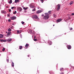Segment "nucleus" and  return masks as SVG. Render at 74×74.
Wrapping results in <instances>:
<instances>
[{"mask_svg": "<svg viewBox=\"0 0 74 74\" xmlns=\"http://www.w3.org/2000/svg\"><path fill=\"white\" fill-rule=\"evenodd\" d=\"M45 15L43 17V19H48L49 18V14L48 13H45Z\"/></svg>", "mask_w": 74, "mask_h": 74, "instance_id": "obj_1", "label": "nucleus"}, {"mask_svg": "<svg viewBox=\"0 0 74 74\" xmlns=\"http://www.w3.org/2000/svg\"><path fill=\"white\" fill-rule=\"evenodd\" d=\"M32 18L34 19H38V20L39 19V18L37 16V15H34L32 16Z\"/></svg>", "mask_w": 74, "mask_h": 74, "instance_id": "obj_2", "label": "nucleus"}, {"mask_svg": "<svg viewBox=\"0 0 74 74\" xmlns=\"http://www.w3.org/2000/svg\"><path fill=\"white\" fill-rule=\"evenodd\" d=\"M17 10L19 12H21L22 10V9L20 7H18L17 8Z\"/></svg>", "mask_w": 74, "mask_h": 74, "instance_id": "obj_3", "label": "nucleus"}, {"mask_svg": "<svg viewBox=\"0 0 74 74\" xmlns=\"http://www.w3.org/2000/svg\"><path fill=\"white\" fill-rule=\"evenodd\" d=\"M29 32H28V33H30V34H34V31H32V30L30 29H29Z\"/></svg>", "mask_w": 74, "mask_h": 74, "instance_id": "obj_4", "label": "nucleus"}, {"mask_svg": "<svg viewBox=\"0 0 74 74\" xmlns=\"http://www.w3.org/2000/svg\"><path fill=\"white\" fill-rule=\"evenodd\" d=\"M16 17L15 16H12L10 17L11 20H15V19H16Z\"/></svg>", "mask_w": 74, "mask_h": 74, "instance_id": "obj_5", "label": "nucleus"}, {"mask_svg": "<svg viewBox=\"0 0 74 74\" xmlns=\"http://www.w3.org/2000/svg\"><path fill=\"white\" fill-rule=\"evenodd\" d=\"M67 47L68 49H70L71 48V46L70 45H68L67 46Z\"/></svg>", "mask_w": 74, "mask_h": 74, "instance_id": "obj_6", "label": "nucleus"}, {"mask_svg": "<svg viewBox=\"0 0 74 74\" xmlns=\"http://www.w3.org/2000/svg\"><path fill=\"white\" fill-rule=\"evenodd\" d=\"M57 10L58 11V10H60V5L58 4L57 5Z\"/></svg>", "mask_w": 74, "mask_h": 74, "instance_id": "obj_7", "label": "nucleus"}, {"mask_svg": "<svg viewBox=\"0 0 74 74\" xmlns=\"http://www.w3.org/2000/svg\"><path fill=\"white\" fill-rule=\"evenodd\" d=\"M48 44L50 45H52V42L49 40H48Z\"/></svg>", "mask_w": 74, "mask_h": 74, "instance_id": "obj_8", "label": "nucleus"}, {"mask_svg": "<svg viewBox=\"0 0 74 74\" xmlns=\"http://www.w3.org/2000/svg\"><path fill=\"white\" fill-rule=\"evenodd\" d=\"M62 21V19H59L57 20V22H61V21Z\"/></svg>", "mask_w": 74, "mask_h": 74, "instance_id": "obj_9", "label": "nucleus"}, {"mask_svg": "<svg viewBox=\"0 0 74 74\" xmlns=\"http://www.w3.org/2000/svg\"><path fill=\"white\" fill-rule=\"evenodd\" d=\"M29 45L28 44H26L25 46V49H27V47H29Z\"/></svg>", "mask_w": 74, "mask_h": 74, "instance_id": "obj_10", "label": "nucleus"}, {"mask_svg": "<svg viewBox=\"0 0 74 74\" xmlns=\"http://www.w3.org/2000/svg\"><path fill=\"white\" fill-rule=\"evenodd\" d=\"M0 41L2 42H6V40H3V39H0Z\"/></svg>", "mask_w": 74, "mask_h": 74, "instance_id": "obj_11", "label": "nucleus"}, {"mask_svg": "<svg viewBox=\"0 0 74 74\" xmlns=\"http://www.w3.org/2000/svg\"><path fill=\"white\" fill-rule=\"evenodd\" d=\"M60 71L62 72V71H64V69H63V68H62L60 69Z\"/></svg>", "mask_w": 74, "mask_h": 74, "instance_id": "obj_12", "label": "nucleus"}, {"mask_svg": "<svg viewBox=\"0 0 74 74\" xmlns=\"http://www.w3.org/2000/svg\"><path fill=\"white\" fill-rule=\"evenodd\" d=\"M42 12V11L40 10H38L37 11V14H40V13H41Z\"/></svg>", "mask_w": 74, "mask_h": 74, "instance_id": "obj_13", "label": "nucleus"}, {"mask_svg": "<svg viewBox=\"0 0 74 74\" xmlns=\"http://www.w3.org/2000/svg\"><path fill=\"white\" fill-rule=\"evenodd\" d=\"M21 32L22 31H19L18 30L17 31V34H19V33H21Z\"/></svg>", "mask_w": 74, "mask_h": 74, "instance_id": "obj_14", "label": "nucleus"}, {"mask_svg": "<svg viewBox=\"0 0 74 74\" xmlns=\"http://www.w3.org/2000/svg\"><path fill=\"white\" fill-rule=\"evenodd\" d=\"M12 40V39L9 38L8 40V42H10V41H11Z\"/></svg>", "mask_w": 74, "mask_h": 74, "instance_id": "obj_15", "label": "nucleus"}, {"mask_svg": "<svg viewBox=\"0 0 74 74\" xmlns=\"http://www.w3.org/2000/svg\"><path fill=\"white\" fill-rule=\"evenodd\" d=\"M50 74H54V72L52 71H50L49 72Z\"/></svg>", "mask_w": 74, "mask_h": 74, "instance_id": "obj_16", "label": "nucleus"}, {"mask_svg": "<svg viewBox=\"0 0 74 74\" xmlns=\"http://www.w3.org/2000/svg\"><path fill=\"white\" fill-rule=\"evenodd\" d=\"M12 2V0H10V1H9V4H11Z\"/></svg>", "mask_w": 74, "mask_h": 74, "instance_id": "obj_17", "label": "nucleus"}, {"mask_svg": "<svg viewBox=\"0 0 74 74\" xmlns=\"http://www.w3.org/2000/svg\"><path fill=\"white\" fill-rule=\"evenodd\" d=\"M23 9L24 10H27L28 9V8L27 7V8H25V7H24L23 8Z\"/></svg>", "mask_w": 74, "mask_h": 74, "instance_id": "obj_18", "label": "nucleus"}, {"mask_svg": "<svg viewBox=\"0 0 74 74\" xmlns=\"http://www.w3.org/2000/svg\"><path fill=\"white\" fill-rule=\"evenodd\" d=\"M3 36L2 34H0V38H3Z\"/></svg>", "mask_w": 74, "mask_h": 74, "instance_id": "obj_19", "label": "nucleus"}, {"mask_svg": "<svg viewBox=\"0 0 74 74\" xmlns=\"http://www.w3.org/2000/svg\"><path fill=\"white\" fill-rule=\"evenodd\" d=\"M11 34V32H9L7 33L8 35H10V34Z\"/></svg>", "mask_w": 74, "mask_h": 74, "instance_id": "obj_20", "label": "nucleus"}, {"mask_svg": "<svg viewBox=\"0 0 74 74\" xmlns=\"http://www.w3.org/2000/svg\"><path fill=\"white\" fill-rule=\"evenodd\" d=\"M15 3H18V2H19V0H15Z\"/></svg>", "mask_w": 74, "mask_h": 74, "instance_id": "obj_21", "label": "nucleus"}, {"mask_svg": "<svg viewBox=\"0 0 74 74\" xmlns=\"http://www.w3.org/2000/svg\"><path fill=\"white\" fill-rule=\"evenodd\" d=\"M23 48V47L22 46H19V49H21Z\"/></svg>", "mask_w": 74, "mask_h": 74, "instance_id": "obj_22", "label": "nucleus"}, {"mask_svg": "<svg viewBox=\"0 0 74 74\" xmlns=\"http://www.w3.org/2000/svg\"><path fill=\"white\" fill-rule=\"evenodd\" d=\"M12 67H14V63L13 62H12Z\"/></svg>", "mask_w": 74, "mask_h": 74, "instance_id": "obj_23", "label": "nucleus"}, {"mask_svg": "<svg viewBox=\"0 0 74 74\" xmlns=\"http://www.w3.org/2000/svg\"><path fill=\"white\" fill-rule=\"evenodd\" d=\"M73 4V1H71L70 3H69L70 5H71L72 4Z\"/></svg>", "mask_w": 74, "mask_h": 74, "instance_id": "obj_24", "label": "nucleus"}, {"mask_svg": "<svg viewBox=\"0 0 74 74\" xmlns=\"http://www.w3.org/2000/svg\"><path fill=\"white\" fill-rule=\"evenodd\" d=\"M2 12L3 13V14H5L6 13V12L4 11H2Z\"/></svg>", "mask_w": 74, "mask_h": 74, "instance_id": "obj_25", "label": "nucleus"}, {"mask_svg": "<svg viewBox=\"0 0 74 74\" xmlns=\"http://www.w3.org/2000/svg\"><path fill=\"white\" fill-rule=\"evenodd\" d=\"M40 0L41 1V3H44V1L45 0Z\"/></svg>", "mask_w": 74, "mask_h": 74, "instance_id": "obj_26", "label": "nucleus"}, {"mask_svg": "<svg viewBox=\"0 0 74 74\" xmlns=\"http://www.w3.org/2000/svg\"><path fill=\"white\" fill-rule=\"evenodd\" d=\"M53 16L54 18H56V14H54L53 15Z\"/></svg>", "mask_w": 74, "mask_h": 74, "instance_id": "obj_27", "label": "nucleus"}, {"mask_svg": "<svg viewBox=\"0 0 74 74\" xmlns=\"http://www.w3.org/2000/svg\"><path fill=\"white\" fill-rule=\"evenodd\" d=\"M11 28H9L8 29V31H9V32H11Z\"/></svg>", "mask_w": 74, "mask_h": 74, "instance_id": "obj_28", "label": "nucleus"}, {"mask_svg": "<svg viewBox=\"0 0 74 74\" xmlns=\"http://www.w3.org/2000/svg\"><path fill=\"white\" fill-rule=\"evenodd\" d=\"M21 23L23 25L25 23V22H23V21H21Z\"/></svg>", "mask_w": 74, "mask_h": 74, "instance_id": "obj_29", "label": "nucleus"}, {"mask_svg": "<svg viewBox=\"0 0 74 74\" xmlns=\"http://www.w3.org/2000/svg\"><path fill=\"white\" fill-rule=\"evenodd\" d=\"M14 14H16V11H15V12H13Z\"/></svg>", "mask_w": 74, "mask_h": 74, "instance_id": "obj_30", "label": "nucleus"}, {"mask_svg": "<svg viewBox=\"0 0 74 74\" xmlns=\"http://www.w3.org/2000/svg\"><path fill=\"white\" fill-rule=\"evenodd\" d=\"M6 61L8 63L9 62V59H7Z\"/></svg>", "mask_w": 74, "mask_h": 74, "instance_id": "obj_31", "label": "nucleus"}, {"mask_svg": "<svg viewBox=\"0 0 74 74\" xmlns=\"http://www.w3.org/2000/svg\"><path fill=\"white\" fill-rule=\"evenodd\" d=\"M3 51H5V48H3V49H2Z\"/></svg>", "mask_w": 74, "mask_h": 74, "instance_id": "obj_32", "label": "nucleus"}, {"mask_svg": "<svg viewBox=\"0 0 74 74\" xmlns=\"http://www.w3.org/2000/svg\"><path fill=\"white\" fill-rule=\"evenodd\" d=\"M51 11H49V12H48V13L49 14H51Z\"/></svg>", "mask_w": 74, "mask_h": 74, "instance_id": "obj_33", "label": "nucleus"}, {"mask_svg": "<svg viewBox=\"0 0 74 74\" xmlns=\"http://www.w3.org/2000/svg\"><path fill=\"white\" fill-rule=\"evenodd\" d=\"M34 41H37V39H34Z\"/></svg>", "mask_w": 74, "mask_h": 74, "instance_id": "obj_34", "label": "nucleus"}, {"mask_svg": "<svg viewBox=\"0 0 74 74\" xmlns=\"http://www.w3.org/2000/svg\"><path fill=\"white\" fill-rule=\"evenodd\" d=\"M33 11H36V9H33L32 10Z\"/></svg>", "mask_w": 74, "mask_h": 74, "instance_id": "obj_35", "label": "nucleus"}, {"mask_svg": "<svg viewBox=\"0 0 74 74\" xmlns=\"http://www.w3.org/2000/svg\"><path fill=\"white\" fill-rule=\"evenodd\" d=\"M70 30H73V28L71 27L70 28Z\"/></svg>", "mask_w": 74, "mask_h": 74, "instance_id": "obj_36", "label": "nucleus"}, {"mask_svg": "<svg viewBox=\"0 0 74 74\" xmlns=\"http://www.w3.org/2000/svg\"><path fill=\"white\" fill-rule=\"evenodd\" d=\"M14 7H12L11 8V9H12V10L13 9H14Z\"/></svg>", "mask_w": 74, "mask_h": 74, "instance_id": "obj_37", "label": "nucleus"}, {"mask_svg": "<svg viewBox=\"0 0 74 74\" xmlns=\"http://www.w3.org/2000/svg\"><path fill=\"white\" fill-rule=\"evenodd\" d=\"M9 12H11V9L9 10Z\"/></svg>", "mask_w": 74, "mask_h": 74, "instance_id": "obj_38", "label": "nucleus"}, {"mask_svg": "<svg viewBox=\"0 0 74 74\" xmlns=\"http://www.w3.org/2000/svg\"><path fill=\"white\" fill-rule=\"evenodd\" d=\"M8 21H9V22H11V20L9 19L8 20Z\"/></svg>", "mask_w": 74, "mask_h": 74, "instance_id": "obj_39", "label": "nucleus"}, {"mask_svg": "<svg viewBox=\"0 0 74 74\" xmlns=\"http://www.w3.org/2000/svg\"><path fill=\"white\" fill-rule=\"evenodd\" d=\"M72 15H74V13H72Z\"/></svg>", "mask_w": 74, "mask_h": 74, "instance_id": "obj_40", "label": "nucleus"}, {"mask_svg": "<svg viewBox=\"0 0 74 74\" xmlns=\"http://www.w3.org/2000/svg\"><path fill=\"white\" fill-rule=\"evenodd\" d=\"M61 74H64V73H63V72H62V73H61Z\"/></svg>", "mask_w": 74, "mask_h": 74, "instance_id": "obj_41", "label": "nucleus"}, {"mask_svg": "<svg viewBox=\"0 0 74 74\" xmlns=\"http://www.w3.org/2000/svg\"><path fill=\"white\" fill-rule=\"evenodd\" d=\"M8 16H10V15L9 14H8Z\"/></svg>", "mask_w": 74, "mask_h": 74, "instance_id": "obj_42", "label": "nucleus"}, {"mask_svg": "<svg viewBox=\"0 0 74 74\" xmlns=\"http://www.w3.org/2000/svg\"><path fill=\"white\" fill-rule=\"evenodd\" d=\"M28 57H29V56H29V55H28Z\"/></svg>", "mask_w": 74, "mask_h": 74, "instance_id": "obj_43", "label": "nucleus"}, {"mask_svg": "<svg viewBox=\"0 0 74 74\" xmlns=\"http://www.w3.org/2000/svg\"><path fill=\"white\" fill-rule=\"evenodd\" d=\"M42 16H44V14H43V15H42Z\"/></svg>", "mask_w": 74, "mask_h": 74, "instance_id": "obj_44", "label": "nucleus"}, {"mask_svg": "<svg viewBox=\"0 0 74 74\" xmlns=\"http://www.w3.org/2000/svg\"><path fill=\"white\" fill-rule=\"evenodd\" d=\"M55 26V25H53V26Z\"/></svg>", "mask_w": 74, "mask_h": 74, "instance_id": "obj_45", "label": "nucleus"}, {"mask_svg": "<svg viewBox=\"0 0 74 74\" xmlns=\"http://www.w3.org/2000/svg\"><path fill=\"white\" fill-rule=\"evenodd\" d=\"M6 33H7V32H6Z\"/></svg>", "mask_w": 74, "mask_h": 74, "instance_id": "obj_46", "label": "nucleus"}, {"mask_svg": "<svg viewBox=\"0 0 74 74\" xmlns=\"http://www.w3.org/2000/svg\"><path fill=\"white\" fill-rule=\"evenodd\" d=\"M1 17L0 16V18Z\"/></svg>", "mask_w": 74, "mask_h": 74, "instance_id": "obj_47", "label": "nucleus"}, {"mask_svg": "<svg viewBox=\"0 0 74 74\" xmlns=\"http://www.w3.org/2000/svg\"><path fill=\"white\" fill-rule=\"evenodd\" d=\"M46 1H47V0H45Z\"/></svg>", "mask_w": 74, "mask_h": 74, "instance_id": "obj_48", "label": "nucleus"}]
</instances>
